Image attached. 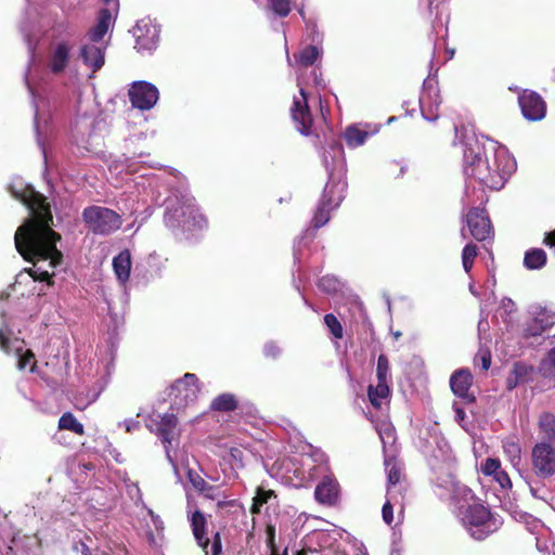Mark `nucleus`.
Wrapping results in <instances>:
<instances>
[{"label": "nucleus", "mask_w": 555, "mask_h": 555, "mask_svg": "<svg viewBox=\"0 0 555 555\" xmlns=\"http://www.w3.org/2000/svg\"><path fill=\"white\" fill-rule=\"evenodd\" d=\"M9 192L29 211V217L15 232L16 250L28 262L49 260L51 267L60 264L63 255L56 243L61 241V234L52 229L53 216L47 197L29 184L21 188L11 184Z\"/></svg>", "instance_id": "nucleus-1"}, {"label": "nucleus", "mask_w": 555, "mask_h": 555, "mask_svg": "<svg viewBox=\"0 0 555 555\" xmlns=\"http://www.w3.org/2000/svg\"><path fill=\"white\" fill-rule=\"evenodd\" d=\"M431 134L441 135L446 131H453L455 140L459 139L464 145L463 160L464 172L467 177L476 179L480 184H498L499 179L490 175L489 166H492L493 147L487 150L476 138H466L463 134L465 127L450 122L444 119L442 125L435 131L428 130ZM499 178L498 176H495Z\"/></svg>", "instance_id": "nucleus-2"}, {"label": "nucleus", "mask_w": 555, "mask_h": 555, "mask_svg": "<svg viewBox=\"0 0 555 555\" xmlns=\"http://www.w3.org/2000/svg\"><path fill=\"white\" fill-rule=\"evenodd\" d=\"M165 221L170 228L186 230L202 229L207 224V219L199 212L195 198L191 196H182L178 202V207L168 208L165 214Z\"/></svg>", "instance_id": "nucleus-3"}, {"label": "nucleus", "mask_w": 555, "mask_h": 555, "mask_svg": "<svg viewBox=\"0 0 555 555\" xmlns=\"http://www.w3.org/2000/svg\"><path fill=\"white\" fill-rule=\"evenodd\" d=\"M82 220L94 234L109 235L120 229L122 218L119 214L103 206H88L82 210Z\"/></svg>", "instance_id": "nucleus-4"}, {"label": "nucleus", "mask_w": 555, "mask_h": 555, "mask_svg": "<svg viewBox=\"0 0 555 555\" xmlns=\"http://www.w3.org/2000/svg\"><path fill=\"white\" fill-rule=\"evenodd\" d=\"M463 524L476 540H483L499 529L496 518L482 504L469 505L464 513Z\"/></svg>", "instance_id": "nucleus-5"}, {"label": "nucleus", "mask_w": 555, "mask_h": 555, "mask_svg": "<svg viewBox=\"0 0 555 555\" xmlns=\"http://www.w3.org/2000/svg\"><path fill=\"white\" fill-rule=\"evenodd\" d=\"M300 96H295L291 107V116L296 129L305 137H319L314 128L313 117L308 104V94L305 89L300 88Z\"/></svg>", "instance_id": "nucleus-6"}, {"label": "nucleus", "mask_w": 555, "mask_h": 555, "mask_svg": "<svg viewBox=\"0 0 555 555\" xmlns=\"http://www.w3.org/2000/svg\"><path fill=\"white\" fill-rule=\"evenodd\" d=\"M532 472L538 478L548 479L555 475V448L545 441L534 444L531 451Z\"/></svg>", "instance_id": "nucleus-7"}, {"label": "nucleus", "mask_w": 555, "mask_h": 555, "mask_svg": "<svg viewBox=\"0 0 555 555\" xmlns=\"http://www.w3.org/2000/svg\"><path fill=\"white\" fill-rule=\"evenodd\" d=\"M516 162L509 153L503 147H493V159L492 166H489V171L491 176L495 179H501L498 181V184H485V186L491 190H500L504 186L508 178L516 170Z\"/></svg>", "instance_id": "nucleus-8"}, {"label": "nucleus", "mask_w": 555, "mask_h": 555, "mask_svg": "<svg viewBox=\"0 0 555 555\" xmlns=\"http://www.w3.org/2000/svg\"><path fill=\"white\" fill-rule=\"evenodd\" d=\"M469 235L478 242H483L493 236V228L485 208L473 207L465 217Z\"/></svg>", "instance_id": "nucleus-9"}, {"label": "nucleus", "mask_w": 555, "mask_h": 555, "mask_svg": "<svg viewBox=\"0 0 555 555\" xmlns=\"http://www.w3.org/2000/svg\"><path fill=\"white\" fill-rule=\"evenodd\" d=\"M128 95L133 107L147 111L156 104L158 100V89L151 82L135 81L131 85Z\"/></svg>", "instance_id": "nucleus-10"}, {"label": "nucleus", "mask_w": 555, "mask_h": 555, "mask_svg": "<svg viewBox=\"0 0 555 555\" xmlns=\"http://www.w3.org/2000/svg\"><path fill=\"white\" fill-rule=\"evenodd\" d=\"M134 48L139 52H151L159 41V28L151 21H139L133 27Z\"/></svg>", "instance_id": "nucleus-11"}, {"label": "nucleus", "mask_w": 555, "mask_h": 555, "mask_svg": "<svg viewBox=\"0 0 555 555\" xmlns=\"http://www.w3.org/2000/svg\"><path fill=\"white\" fill-rule=\"evenodd\" d=\"M339 188V191L341 192L345 188V184H331L327 183L324 189V193L322 196V199L314 212V216L312 218V224L315 229H319L327 223L330 220V211L333 207L338 206L339 203L343 199V195L338 194L336 197H333V189Z\"/></svg>", "instance_id": "nucleus-12"}, {"label": "nucleus", "mask_w": 555, "mask_h": 555, "mask_svg": "<svg viewBox=\"0 0 555 555\" xmlns=\"http://www.w3.org/2000/svg\"><path fill=\"white\" fill-rule=\"evenodd\" d=\"M518 103L526 119L538 121L545 117L546 104L539 93L524 90L518 95Z\"/></svg>", "instance_id": "nucleus-13"}, {"label": "nucleus", "mask_w": 555, "mask_h": 555, "mask_svg": "<svg viewBox=\"0 0 555 555\" xmlns=\"http://www.w3.org/2000/svg\"><path fill=\"white\" fill-rule=\"evenodd\" d=\"M199 390L197 376L192 373H185L182 378L171 385L170 396L175 395L176 403L186 405L197 398Z\"/></svg>", "instance_id": "nucleus-14"}, {"label": "nucleus", "mask_w": 555, "mask_h": 555, "mask_svg": "<svg viewBox=\"0 0 555 555\" xmlns=\"http://www.w3.org/2000/svg\"><path fill=\"white\" fill-rule=\"evenodd\" d=\"M555 324V313L546 308H540L534 317L526 324L524 337H537Z\"/></svg>", "instance_id": "nucleus-15"}, {"label": "nucleus", "mask_w": 555, "mask_h": 555, "mask_svg": "<svg viewBox=\"0 0 555 555\" xmlns=\"http://www.w3.org/2000/svg\"><path fill=\"white\" fill-rule=\"evenodd\" d=\"M72 46L65 41L57 42L48 57V68L54 75L64 73L69 64Z\"/></svg>", "instance_id": "nucleus-16"}, {"label": "nucleus", "mask_w": 555, "mask_h": 555, "mask_svg": "<svg viewBox=\"0 0 555 555\" xmlns=\"http://www.w3.org/2000/svg\"><path fill=\"white\" fill-rule=\"evenodd\" d=\"M473 385V375L468 369H460L450 377V387L455 396L466 399L469 402L475 401V397L469 393Z\"/></svg>", "instance_id": "nucleus-17"}, {"label": "nucleus", "mask_w": 555, "mask_h": 555, "mask_svg": "<svg viewBox=\"0 0 555 555\" xmlns=\"http://www.w3.org/2000/svg\"><path fill=\"white\" fill-rule=\"evenodd\" d=\"M314 496L323 505H335L339 499V483L334 478L325 476L315 487Z\"/></svg>", "instance_id": "nucleus-18"}, {"label": "nucleus", "mask_w": 555, "mask_h": 555, "mask_svg": "<svg viewBox=\"0 0 555 555\" xmlns=\"http://www.w3.org/2000/svg\"><path fill=\"white\" fill-rule=\"evenodd\" d=\"M441 98L438 92H425L420 100L421 113L424 119L436 122L439 119Z\"/></svg>", "instance_id": "nucleus-19"}, {"label": "nucleus", "mask_w": 555, "mask_h": 555, "mask_svg": "<svg viewBox=\"0 0 555 555\" xmlns=\"http://www.w3.org/2000/svg\"><path fill=\"white\" fill-rule=\"evenodd\" d=\"M113 21V12L111 8H103L99 11L96 23L88 31V38L91 42H99L107 34Z\"/></svg>", "instance_id": "nucleus-20"}, {"label": "nucleus", "mask_w": 555, "mask_h": 555, "mask_svg": "<svg viewBox=\"0 0 555 555\" xmlns=\"http://www.w3.org/2000/svg\"><path fill=\"white\" fill-rule=\"evenodd\" d=\"M80 55L83 63L92 72H98L104 65V50L93 44H85L80 49Z\"/></svg>", "instance_id": "nucleus-21"}, {"label": "nucleus", "mask_w": 555, "mask_h": 555, "mask_svg": "<svg viewBox=\"0 0 555 555\" xmlns=\"http://www.w3.org/2000/svg\"><path fill=\"white\" fill-rule=\"evenodd\" d=\"M206 518L201 511L192 514L191 526L197 544L206 550L209 545V539L206 537Z\"/></svg>", "instance_id": "nucleus-22"}, {"label": "nucleus", "mask_w": 555, "mask_h": 555, "mask_svg": "<svg viewBox=\"0 0 555 555\" xmlns=\"http://www.w3.org/2000/svg\"><path fill=\"white\" fill-rule=\"evenodd\" d=\"M113 268L117 279L120 282L125 283L128 281L131 270V256L129 250H122L116 257H114Z\"/></svg>", "instance_id": "nucleus-23"}, {"label": "nucleus", "mask_w": 555, "mask_h": 555, "mask_svg": "<svg viewBox=\"0 0 555 555\" xmlns=\"http://www.w3.org/2000/svg\"><path fill=\"white\" fill-rule=\"evenodd\" d=\"M238 409V400L234 393L223 392L218 395L210 403V410L215 412H233Z\"/></svg>", "instance_id": "nucleus-24"}, {"label": "nucleus", "mask_w": 555, "mask_h": 555, "mask_svg": "<svg viewBox=\"0 0 555 555\" xmlns=\"http://www.w3.org/2000/svg\"><path fill=\"white\" fill-rule=\"evenodd\" d=\"M343 137L348 147L356 149L365 143L370 132L357 125H350L345 129Z\"/></svg>", "instance_id": "nucleus-25"}, {"label": "nucleus", "mask_w": 555, "mask_h": 555, "mask_svg": "<svg viewBox=\"0 0 555 555\" xmlns=\"http://www.w3.org/2000/svg\"><path fill=\"white\" fill-rule=\"evenodd\" d=\"M539 430L546 443H555V416L550 412H544L539 417Z\"/></svg>", "instance_id": "nucleus-26"}, {"label": "nucleus", "mask_w": 555, "mask_h": 555, "mask_svg": "<svg viewBox=\"0 0 555 555\" xmlns=\"http://www.w3.org/2000/svg\"><path fill=\"white\" fill-rule=\"evenodd\" d=\"M546 253L542 248H531L525 253L524 266L529 270H538L546 264Z\"/></svg>", "instance_id": "nucleus-27"}, {"label": "nucleus", "mask_w": 555, "mask_h": 555, "mask_svg": "<svg viewBox=\"0 0 555 555\" xmlns=\"http://www.w3.org/2000/svg\"><path fill=\"white\" fill-rule=\"evenodd\" d=\"M390 395L389 384L386 382H377L375 386L370 385L367 387V396L371 404L379 409L382 405V400L388 398Z\"/></svg>", "instance_id": "nucleus-28"}, {"label": "nucleus", "mask_w": 555, "mask_h": 555, "mask_svg": "<svg viewBox=\"0 0 555 555\" xmlns=\"http://www.w3.org/2000/svg\"><path fill=\"white\" fill-rule=\"evenodd\" d=\"M177 425L178 418L175 414H165L162 417L158 424V433L164 442L171 443Z\"/></svg>", "instance_id": "nucleus-29"}, {"label": "nucleus", "mask_w": 555, "mask_h": 555, "mask_svg": "<svg viewBox=\"0 0 555 555\" xmlns=\"http://www.w3.org/2000/svg\"><path fill=\"white\" fill-rule=\"evenodd\" d=\"M57 427L60 430H69L76 435H85L83 425L75 417L72 412H65L59 420Z\"/></svg>", "instance_id": "nucleus-30"}, {"label": "nucleus", "mask_w": 555, "mask_h": 555, "mask_svg": "<svg viewBox=\"0 0 555 555\" xmlns=\"http://www.w3.org/2000/svg\"><path fill=\"white\" fill-rule=\"evenodd\" d=\"M478 255V247L474 243H467L462 250V263L464 271L469 273Z\"/></svg>", "instance_id": "nucleus-31"}, {"label": "nucleus", "mask_w": 555, "mask_h": 555, "mask_svg": "<svg viewBox=\"0 0 555 555\" xmlns=\"http://www.w3.org/2000/svg\"><path fill=\"white\" fill-rule=\"evenodd\" d=\"M320 51L315 46H308L302 49L297 57V61L302 66H311L318 60Z\"/></svg>", "instance_id": "nucleus-32"}, {"label": "nucleus", "mask_w": 555, "mask_h": 555, "mask_svg": "<svg viewBox=\"0 0 555 555\" xmlns=\"http://www.w3.org/2000/svg\"><path fill=\"white\" fill-rule=\"evenodd\" d=\"M390 367L388 357L384 353H380L377 359V367H376V377L377 382H386L389 383L390 377Z\"/></svg>", "instance_id": "nucleus-33"}, {"label": "nucleus", "mask_w": 555, "mask_h": 555, "mask_svg": "<svg viewBox=\"0 0 555 555\" xmlns=\"http://www.w3.org/2000/svg\"><path fill=\"white\" fill-rule=\"evenodd\" d=\"M324 323L335 338H337V339L343 338V336H344L343 325L339 322V320L336 318V315H334L333 313L325 314Z\"/></svg>", "instance_id": "nucleus-34"}, {"label": "nucleus", "mask_w": 555, "mask_h": 555, "mask_svg": "<svg viewBox=\"0 0 555 555\" xmlns=\"http://www.w3.org/2000/svg\"><path fill=\"white\" fill-rule=\"evenodd\" d=\"M276 530L275 526L268 524L266 527V544L270 551L269 555H282L275 541Z\"/></svg>", "instance_id": "nucleus-35"}, {"label": "nucleus", "mask_w": 555, "mask_h": 555, "mask_svg": "<svg viewBox=\"0 0 555 555\" xmlns=\"http://www.w3.org/2000/svg\"><path fill=\"white\" fill-rule=\"evenodd\" d=\"M503 449L505 454L508 455L513 464H517L520 462L521 448L518 442L507 440L503 443Z\"/></svg>", "instance_id": "nucleus-36"}, {"label": "nucleus", "mask_w": 555, "mask_h": 555, "mask_svg": "<svg viewBox=\"0 0 555 555\" xmlns=\"http://www.w3.org/2000/svg\"><path fill=\"white\" fill-rule=\"evenodd\" d=\"M188 477L192 486L201 493H206L214 489L202 476L197 473L189 470Z\"/></svg>", "instance_id": "nucleus-37"}, {"label": "nucleus", "mask_w": 555, "mask_h": 555, "mask_svg": "<svg viewBox=\"0 0 555 555\" xmlns=\"http://www.w3.org/2000/svg\"><path fill=\"white\" fill-rule=\"evenodd\" d=\"M318 287L327 294H333L338 289V281L334 278L325 275L319 280Z\"/></svg>", "instance_id": "nucleus-38"}, {"label": "nucleus", "mask_w": 555, "mask_h": 555, "mask_svg": "<svg viewBox=\"0 0 555 555\" xmlns=\"http://www.w3.org/2000/svg\"><path fill=\"white\" fill-rule=\"evenodd\" d=\"M271 10L280 17H286L291 11V0H278L271 4Z\"/></svg>", "instance_id": "nucleus-39"}, {"label": "nucleus", "mask_w": 555, "mask_h": 555, "mask_svg": "<svg viewBox=\"0 0 555 555\" xmlns=\"http://www.w3.org/2000/svg\"><path fill=\"white\" fill-rule=\"evenodd\" d=\"M401 478V469L396 464H392L391 467L388 469V488H387V494H391V487H395L399 483Z\"/></svg>", "instance_id": "nucleus-40"}, {"label": "nucleus", "mask_w": 555, "mask_h": 555, "mask_svg": "<svg viewBox=\"0 0 555 555\" xmlns=\"http://www.w3.org/2000/svg\"><path fill=\"white\" fill-rule=\"evenodd\" d=\"M29 363H31L30 372H34L37 363L34 352L28 349L20 357L17 365L20 370H24Z\"/></svg>", "instance_id": "nucleus-41"}, {"label": "nucleus", "mask_w": 555, "mask_h": 555, "mask_svg": "<svg viewBox=\"0 0 555 555\" xmlns=\"http://www.w3.org/2000/svg\"><path fill=\"white\" fill-rule=\"evenodd\" d=\"M501 467L499 459L488 457L481 465V472L486 476H492Z\"/></svg>", "instance_id": "nucleus-42"}, {"label": "nucleus", "mask_w": 555, "mask_h": 555, "mask_svg": "<svg viewBox=\"0 0 555 555\" xmlns=\"http://www.w3.org/2000/svg\"><path fill=\"white\" fill-rule=\"evenodd\" d=\"M26 272L35 280L40 282H48V284H52L51 281L52 274H50L48 271H39L35 268H29L26 270Z\"/></svg>", "instance_id": "nucleus-43"}, {"label": "nucleus", "mask_w": 555, "mask_h": 555, "mask_svg": "<svg viewBox=\"0 0 555 555\" xmlns=\"http://www.w3.org/2000/svg\"><path fill=\"white\" fill-rule=\"evenodd\" d=\"M475 363L481 366V370L488 371L491 365V353L489 350L480 351L475 358Z\"/></svg>", "instance_id": "nucleus-44"}, {"label": "nucleus", "mask_w": 555, "mask_h": 555, "mask_svg": "<svg viewBox=\"0 0 555 555\" xmlns=\"http://www.w3.org/2000/svg\"><path fill=\"white\" fill-rule=\"evenodd\" d=\"M494 480L500 483L501 488H511L512 481L505 470L501 467L492 475Z\"/></svg>", "instance_id": "nucleus-45"}, {"label": "nucleus", "mask_w": 555, "mask_h": 555, "mask_svg": "<svg viewBox=\"0 0 555 555\" xmlns=\"http://www.w3.org/2000/svg\"><path fill=\"white\" fill-rule=\"evenodd\" d=\"M272 496H275V492L273 490L258 488L254 500L257 501L258 505H264Z\"/></svg>", "instance_id": "nucleus-46"}, {"label": "nucleus", "mask_w": 555, "mask_h": 555, "mask_svg": "<svg viewBox=\"0 0 555 555\" xmlns=\"http://www.w3.org/2000/svg\"><path fill=\"white\" fill-rule=\"evenodd\" d=\"M383 519L387 525H391L393 521V508L390 500H387L382 508Z\"/></svg>", "instance_id": "nucleus-47"}, {"label": "nucleus", "mask_w": 555, "mask_h": 555, "mask_svg": "<svg viewBox=\"0 0 555 555\" xmlns=\"http://www.w3.org/2000/svg\"><path fill=\"white\" fill-rule=\"evenodd\" d=\"M222 551V542H221V535L219 532H216L212 537V543H211V555H220Z\"/></svg>", "instance_id": "nucleus-48"}, {"label": "nucleus", "mask_w": 555, "mask_h": 555, "mask_svg": "<svg viewBox=\"0 0 555 555\" xmlns=\"http://www.w3.org/2000/svg\"><path fill=\"white\" fill-rule=\"evenodd\" d=\"M544 366L551 374H555V347L548 351Z\"/></svg>", "instance_id": "nucleus-49"}, {"label": "nucleus", "mask_w": 555, "mask_h": 555, "mask_svg": "<svg viewBox=\"0 0 555 555\" xmlns=\"http://www.w3.org/2000/svg\"><path fill=\"white\" fill-rule=\"evenodd\" d=\"M543 244L555 255V229L544 234Z\"/></svg>", "instance_id": "nucleus-50"}, {"label": "nucleus", "mask_w": 555, "mask_h": 555, "mask_svg": "<svg viewBox=\"0 0 555 555\" xmlns=\"http://www.w3.org/2000/svg\"><path fill=\"white\" fill-rule=\"evenodd\" d=\"M0 348L4 352L10 351V340H9V337L7 336V333L4 332L3 328H0Z\"/></svg>", "instance_id": "nucleus-51"}, {"label": "nucleus", "mask_w": 555, "mask_h": 555, "mask_svg": "<svg viewBox=\"0 0 555 555\" xmlns=\"http://www.w3.org/2000/svg\"><path fill=\"white\" fill-rule=\"evenodd\" d=\"M389 170L391 171V173L395 177H400V176H402L404 173L405 168H404V166H399V164L393 163V164L390 165Z\"/></svg>", "instance_id": "nucleus-52"}, {"label": "nucleus", "mask_w": 555, "mask_h": 555, "mask_svg": "<svg viewBox=\"0 0 555 555\" xmlns=\"http://www.w3.org/2000/svg\"><path fill=\"white\" fill-rule=\"evenodd\" d=\"M262 505H258L257 501L253 499V504L250 506L251 514H260Z\"/></svg>", "instance_id": "nucleus-53"}, {"label": "nucleus", "mask_w": 555, "mask_h": 555, "mask_svg": "<svg viewBox=\"0 0 555 555\" xmlns=\"http://www.w3.org/2000/svg\"><path fill=\"white\" fill-rule=\"evenodd\" d=\"M267 354H271L272 357H275L279 353V349L275 346H268L266 348Z\"/></svg>", "instance_id": "nucleus-54"}, {"label": "nucleus", "mask_w": 555, "mask_h": 555, "mask_svg": "<svg viewBox=\"0 0 555 555\" xmlns=\"http://www.w3.org/2000/svg\"><path fill=\"white\" fill-rule=\"evenodd\" d=\"M282 555H288V547H285L282 552ZM295 555H308V551L305 548H301L295 553Z\"/></svg>", "instance_id": "nucleus-55"}, {"label": "nucleus", "mask_w": 555, "mask_h": 555, "mask_svg": "<svg viewBox=\"0 0 555 555\" xmlns=\"http://www.w3.org/2000/svg\"><path fill=\"white\" fill-rule=\"evenodd\" d=\"M80 546H81L80 552H81L82 555H90L91 554V551H90L89 546L86 543L81 542Z\"/></svg>", "instance_id": "nucleus-56"}, {"label": "nucleus", "mask_w": 555, "mask_h": 555, "mask_svg": "<svg viewBox=\"0 0 555 555\" xmlns=\"http://www.w3.org/2000/svg\"><path fill=\"white\" fill-rule=\"evenodd\" d=\"M106 5H114V9L117 11L118 9V0H102Z\"/></svg>", "instance_id": "nucleus-57"}, {"label": "nucleus", "mask_w": 555, "mask_h": 555, "mask_svg": "<svg viewBox=\"0 0 555 555\" xmlns=\"http://www.w3.org/2000/svg\"><path fill=\"white\" fill-rule=\"evenodd\" d=\"M385 435L388 437V438H393V430L391 428H387L385 430Z\"/></svg>", "instance_id": "nucleus-58"}, {"label": "nucleus", "mask_w": 555, "mask_h": 555, "mask_svg": "<svg viewBox=\"0 0 555 555\" xmlns=\"http://www.w3.org/2000/svg\"><path fill=\"white\" fill-rule=\"evenodd\" d=\"M298 13H299V15H300L304 20L306 18V13H305L304 8L298 9Z\"/></svg>", "instance_id": "nucleus-59"}, {"label": "nucleus", "mask_w": 555, "mask_h": 555, "mask_svg": "<svg viewBox=\"0 0 555 555\" xmlns=\"http://www.w3.org/2000/svg\"><path fill=\"white\" fill-rule=\"evenodd\" d=\"M12 553H13V548L11 546H8L5 554L11 555Z\"/></svg>", "instance_id": "nucleus-60"}, {"label": "nucleus", "mask_w": 555, "mask_h": 555, "mask_svg": "<svg viewBox=\"0 0 555 555\" xmlns=\"http://www.w3.org/2000/svg\"><path fill=\"white\" fill-rule=\"evenodd\" d=\"M436 0H428V8L429 10H431L434 3H435Z\"/></svg>", "instance_id": "nucleus-61"}, {"label": "nucleus", "mask_w": 555, "mask_h": 555, "mask_svg": "<svg viewBox=\"0 0 555 555\" xmlns=\"http://www.w3.org/2000/svg\"><path fill=\"white\" fill-rule=\"evenodd\" d=\"M461 234H462V236H463L464 238H466V237H467V236H466V234H465V228H462V230H461Z\"/></svg>", "instance_id": "nucleus-62"}, {"label": "nucleus", "mask_w": 555, "mask_h": 555, "mask_svg": "<svg viewBox=\"0 0 555 555\" xmlns=\"http://www.w3.org/2000/svg\"><path fill=\"white\" fill-rule=\"evenodd\" d=\"M448 52H449V54H450V59H451V57H453V55H454V50H451V51H448Z\"/></svg>", "instance_id": "nucleus-63"}, {"label": "nucleus", "mask_w": 555, "mask_h": 555, "mask_svg": "<svg viewBox=\"0 0 555 555\" xmlns=\"http://www.w3.org/2000/svg\"><path fill=\"white\" fill-rule=\"evenodd\" d=\"M385 464H386V466H389L390 465V460H386Z\"/></svg>", "instance_id": "nucleus-64"}]
</instances>
